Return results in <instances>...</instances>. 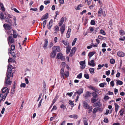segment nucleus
Masks as SVG:
<instances>
[{
	"instance_id": "nucleus-39",
	"label": "nucleus",
	"mask_w": 125,
	"mask_h": 125,
	"mask_svg": "<svg viewBox=\"0 0 125 125\" xmlns=\"http://www.w3.org/2000/svg\"><path fill=\"white\" fill-rule=\"evenodd\" d=\"M98 38L100 39L103 40H105L106 39V38L104 37L101 35H99L98 37Z\"/></svg>"
},
{
	"instance_id": "nucleus-4",
	"label": "nucleus",
	"mask_w": 125,
	"mask_h": 125,
	"mask_svg": "<svg viewBox=\"0 0 125 125\" xmlns=\"http://www.w3.org/2000/svg\"><path fill=\"white\" fill-rule=\"evenodd\" d=\"M91 95V93L89 91H87L85 94L83 95V96L84 98L87 99Z\"/></svg>"
},
{
	"instance_id": "nucleus-64",
	"label": "nucleus",
	"mask_w": 125,
	"mask_h": 125,
	"mask_svg": "<svg viewBox=\"0 0 125 125\" xmlns=\"http://www.w3.org/2000/svg\"><path fill=\"white\" fill-rule=\"evenodd\" d=\"M53 43L52 42H51L49 45L48 47L49 48H50L53 46Z\"/></svg>"
},
{
	"instance_id": "nucleus-47",
	"label": "nucleus",
	"mask_w": 125,
	"mask_h": 125,
	"mask_svg": "<svg viewBox=\"0 0 125 125\" xmlns=\"http://www.w3.org/2000/svg\"><path fill=\"white\" fill-rule=\"evenodd\" d=\"M15 83L14 82L13 84L12 88L11 90V91L12 92H14L15 91Z\"/></svg>"
},
{
	"instance_id": "nucleus-55",
	"label": "nucleus",
	"mask_w": 125,
	"mask_h": 125,
	"mask_svg": "<svg viewBox=\"0 0 125 125\" xmlns=\"http://www.w3.org/2000/svg\"><path fill=\"white\" fill-rule=\"evenodd\" d=\"M90 23L91 25H95V21L94 20L91 21Z\"/></svg>"
},
{
	"instance_id": "nucleus-41",
	"label": "nucleus",
	"mask_w": 125,
	"mask_h": 125,
	"mask_svg": "<svg viewBox=\"0 0 125 125\" xmlns=\"http://www.w3.org/2000/svg\"><path fill=\"white\" fill-rule=\"evenodd\" d=\"M6 31L7 32V33L8 34L11 35L12 34V32H13V30H9L8 31Z\"/></svg>"
},
{
	"instance_id": "nucleus-17",
	"label": "nucleus",
	"mask_w": 125,
	"mask_h": 125,
	"mask_svg": "<svg viewBox=\"0 0 125 125\" xmlns=\"http://www.w3.org/2000/svg\"><path fill=\"white\" fill-rule=\"evenodd\" d=\"M83 107L85 109H87L89 108L90 106L85 101H84L83 102Z\"/></svg>"
},
{
	"instance_id": "nucleus-11",
	"label": "nucleus",
	"mask_w": 125,
	"mask_h": 125,
	"mask_svg": "<svg viewBox=\"0 0 125 125\" xmlns=\"http://www.w3.org/2000/svg\"><path fill=\"white\" fill-rule=\"evenodd\" d=\"M88 64L91 66L94 67L95 66L96 64L94 62V60H91L90 62H88Z\"/></svg>"
},
{
	"instance_id": "nucleus-60",
	"label": "nucleus",
	"mask_w": 125,
	"mask_h": 125,
	"mask_svg": "<svg viewBox=\"0 0 125 125\" xmlns=\"http://www.w3.org/2000/svg\"><path fill=\"white\" fill-rule=\"evenodd\" d=\"M46 23V20L44 21L42 23L43 27L44 28L45 26Z\"/></svg>"
},
{
	"instance_id": "nucleus-8",
	"label": "nucleus",
	"mask_w": 125,
	"mask_h": 125,
	"mask_svg": "<svg viewBox=\"0 0 125 125\" xmlns=\"http://www.w3.org/2000/svg\"><path fill=\"white\" fill-rule=\"evenodd\" d=\"M117 54L118 56L120 57H124L125 55V53L121 51H118Z\"/></svg>"
},
{
	"instance_id": "nucleus-14",
	"label": "nucleus",
	"mask_w": 125,
	"mask_h": 125,
	"mask_svg": "<svg viewBox=\"0 0 125 125\" xmlns=\"http://www.w3.org/2000/svg\"><path fill=\"white\" fill-rule=\"evenodd\" d=\"M101 105V104L99 101H97L94 103L93 106L95 107L96 106L97 107H100Z\"/></svg>"
},
{
	"instance_id": "nucleus-56",
	"label": "nucleus",
	"mask_w": 125,
	"mask_h": 125,
	"mask_svg": "<svg viewBox=\"0 0 125 125\" xmlns=\"http://www.w3.org/2000/svg\"><path fill=\"white\" fill-rule=\"evenodd\" d=\"M76 40H77L76 38H75L74 39V40L72 43V46H73L74 45V44H75V43L76 42Z\"/></svg>"
},
{
	"instance_id": "nucleus-1",
	"label": "nucleus",
	"mask_w": 125,
	"mask_h": 125,
	"mask_svg": "<svg viewBox=\"0 0 125 125\" xmlns=\"http://www.w3.org/2000/svg\"><path fill=\"white\" fill-rule=\"evenodd\" d=\"M10 77H13V74L12 73V69L10 67H8L7 70V72L6 73V76L5 78V85H10L12 82L10 81Z\"/></svg>"
},
{
	"instance_id": "nucleus-5",
	"label": "nucleus",
	"mask_w": 125,
	"mask_h": 125,
	"mask_svg": "<svg viewBox=\"0 0 125 125\" xmlns=\"http://www.w3.org/2000/svg\"><path fill=\"white\" fill-rule=\"evenodd\" d=\"M76 49V48L75 47H73L72 49L69 54L70 56L72 57L74 54Z\"/></svg>"
},
{
	"instance_id": "nucleus-34",
	"label": "nucleus",
	"mask_w": 125,
	"mask_h": 125,
	"mask_svg": "<svg viewBox=\"0 0 125 125\" xmlns=\"http://www.w3.org/2000/svg\"><path fill=\"white\" fill-rule=\"evenodd\" d=\"M92 95L93 96V98H96L98 97V95L94 92L92 93Z\"/></svg>"
},
{
	"instance_id": "nucleus-49",
	"label": "nucleus",
	"mask_w": 125,
	"mask_h": 125,
	"mask_svg": "<svg viewBox=\"0 0 125 125\" xmlns=\"http://www.w3.org/2000/svg\"><path fill=\"white\" fill-rule=\"evenodd\" d=\"M97 101V100L95 98H92L91 99V102L92 103H95Z\"/></svg>"
},
{
	"instance_id": "nucleus-51",
	"label": "nucleus",
	"mask_w": 125,
	"mask_h": 125,
	"mask_svg": "<svg viewBox=\"0 0 125 125\" xmlns=\"http://www.w3.org/2000/svg\"><path fill=\"white\" fill-rule=\"evenodd\" d=\"M84 77L86 79H88L89 78V76L88 74H85L84 75Z\"/></svg>"
},
{
	"instance_id": "nucleus-36",
	"label": "nucleus",
	"mask_w": 125,
	"mask_h": 125,
	"mask_svg": "<svg viewBox=\"0 0 125 125\" xmlns=\"http://www.w3.org/2000/svg\"><path fill=\"white\" fill-rule=\"evenodd\" d=\"M54 29L56 32L58 31H59V27L57 26H56L54 27Z\"/></svg>"
},
{
	"instance_id": "nucleus-12",
	"label": "nucleus",
	"mask_w": 125,
	"mask_h": 125,
	"mask_svg": "<svg viewBox=\"0 0 125 125\" xmlns=\"http://www.w3.org/2000/svg\"><path fill=\"white\" fill-rule=\"evenodd\" d=\"M56 54V52L55 51L53 50L51 53L50 56L51 57L54 58Z\"/></svg>"
},
{
	"instance_id": "nucleus-2",
	"label": "nucleus",
	"mask_w": 125,
	"mask_h": 125,
	"mask_svg": "<svg viewBox=\"0 0 125 125\" xmlns=\"http://www.w3.org/2000/svg\"><path fill=\"white\" fill-rule=\"evenodd\" d=\"M8 44L10 45V44L13 43L14 41L12 37L10 36L8 38Z\"/></svg>"
},
{
	"instance_id": "nucleus-3",
	"label": "nucleus",
	"mask_w": 125,
	"mask_h": 125,
	"mask_svg": "<svg viewBox=\"0 0 125 125\" xmlns=\"http://www.w3.org/2000/svg\"><path fill=\"white\" fill-rule=\"evenodd\" d=\"M83 89L82 88H81L76 91L75 93V94H77L78 95H80L83 93Z\"/></svg>"
},
{
	"instance_id": "nucleus-30",
	"label": "nucleus",
	"mask_w": 125,
	"mask_h": 125,
	"mask_svg": "<svg viewBox=\"0 0 125 125\" xmlns=\"http://www.w3.org/2000/svg\"><path fill=\"white\" fill-rule=\"evenodd\" d=\"M87 119L86 118H83V122L84 125H88V123L87 122Z\"/></svg>"
},
{
	"instance_id": "nucleus-24",
	"label": "nucleus",
	"mask_w": 125,
	"mask_h": 125,
	"mask_svg": "<svg viewBox=\"0 0 125 125\" xmlns=\"http://www.w3.org/2000/svg\"><path fill=\"white\" fill-rule=\"evenodd\" d=\"M64 20V19L63 17H62L60 22L59 23V26H61L63 24Z\"/></svg>"
},
{
	"instance_id": "nucleus-61",
	"label": "nucleus",
	"mask_w": 125,
	"mask_h": 125,
	"mask_svg": "<svg viewBox=\"0 0 125 125\" xmlns=\"http://www.w3.org/2000/svg\"><path fill=\"white\" fill-rule=\"evenodd\" d=\"M82 73H80L77 76V77L79 79H80L82 77Z\"/></svg>"
},
{
	"instance_id": "nucleus-18",
	"label": "nucleus",
	"mask_w": 125,
	"mask_h": 125,
	"mask_svg": "<svg viewBox=\"0 0 125 125\" xmlns=\"http://www.w3.org/2000/svg\"><path fill=\"white\" fill-rule=\"evenodd\" d=\"M114 105L115 106V112L117 113L120 107V106L115 103H114Z\"/></svg>"
},
{
	"instance_id": "nucleus-25",
	"label": "nucleus",
	"mask_w": 125,
	"mask_h": 125,
	"mask_svg": "<svg viewBox=\"0 0 125 125\" xmlns=\"http://www.w3.org/2000/svg\"><path fill=\"white\" fill-rule=\"evenodd\" d=\"M5 17H4V14L2 12L0 13V18L1 20H4L5 18Z\"/></svg>"
},
{
	"instance_id": "nucleus-21",
	"label": "nucleus",
	"mask_w": 125,
	"mask_h": 125,
	"mask_svg": "<svg viewBox=\"0 0 125 125\" xmlns=\"http://www.w3.org/2000/svg\"><path fill=\"white\" fill-rule=\"evenodd\" d=\"M48 17V14L46 13L45 15H43L41 18L42 20H44L47 19Z\"/></svg>"
},
{
	"instance_id": "nucleus-44",
	"label": "nucleus",
	"mask_w": 125,
	"mask_h": 125,
	"mask_svg": "<svg viewBox=\"0 0 125 125\" xmlns=\"http://www.w3.org/2000/svg\"><path fill=\"white\" fill-rule=\"evenodd\" d=\"M64 74V76H65L66 77H67L69 76V73L68 71H65V72Z\"/></svg>"
},
{
	"instance_id": "nucleus-6",
	"label": "nucleus",
	"mask_w": 125,
	"mask_h": 125,
	"mask_svg": "<svg viewBox=\"0 0 125 125\" xmlns=\"http://www.w3.org/2000/svg\"><path fill=\"white\" fill-rule=\"evenodd\" d=\"M4 28L6 30H8V31L10 30L11 29V27L10 26L9 24H5L3 25Z\"/></svg>"
},
{
	"instance_id": "nucleus-27",
	"label": "nucleus",
	"mask_w": 125,
	"mask_h": 125,
	"mask_svg": "<svg viewBox=\"0 0 125 125\" xmlns=\"http://www.w3.org/2000/svg\"><path fill=\"white\" fill-rule=\"evenodd\" d=\"M123 84V82L122 81L119 80H116V84L117 85H121Z\"/></svg>"
},
{
	"instance_id": "nucleus-54",
	"label": "nucleus",
	"mask_w": 125,
	"mask_h": 125,
	"mask_svg": "<svg viewBox=\"0 0 125 125\" xmlns=\"http://www.w3.org/2000/svg\"><path fill=\"white\" fill-rule=\"evenodd\" d=\"M120 33L121 35L123 36L125 34L124 31L122 30H121L120 31Z\"/></svg>"
},
{
	"instance_id": "nucleus-45",
	"label": "nucleus",
	"mask_w": 125,
	"mask_h": 125,
	"mask_svg": "<svg viewBox=\"0 0 125 125\" xmlns=\"http://www.w3.org/2000/svg\"><path fill=\"white\" fill-rule=\"evenodd\" d=\"M69 103L71 105V107H73L74 106V104L73 102L71 100L69 101Z\"/></svg>"
},
{
	"instance_id": "nucleus-26",
	"label": "nucleus",
	"mask_w": 125,
	"mask_h": 125,
	"mask_svg": "<svg viewBox=\"0 0 125 125\" xmlns=\"http://www.w3.org/2000/svg\"><path fill=\"white\" fill-rule=\"evenodd\" d=\"M89 70L90 73L91 74H93L94 73V68H90L89 69Z\"/></svg>"
},
{
	"instance_id": "nucleus-15",
	"label": "nucleus",
	"mask_w": 125,
	"mask_h": 125,
	"mask_svg": "<svg viewBox=\"0 0 125 125\" xmlns=\"http://www.w3.org/2000/svg\"><path fill=\"white\" fill-rule=\"evenodd\" d=\"M45 42L44 43V45L43 47L45 50L47 48L48 45V40L47 39H46L44 40Z\"/></svg>"
},
{
	"instance_id": "nucleus-40",
	"label": "nucleus",
	"mask_w": 125,
	"mask_h": 125,
	"mask_svg": "<svg viewBox=\"0 0 125 125\" xmlns=\"http://www.w3.org/2000/svg\"><path fill=\"white\" fill-rule=\"evenodd\" d=\"M3 96H2L1 97H2V101H3L6 98V96H7L8 94H7V93H5L3 95L2 94Z\"/></svg>"
},
{
	"instance_id": "nucleus-20",
	"label": "nucleus",
	"mask_w": 125,
	"mask_h": 125,
	"mask_svg": "<svg viewBox=\"0 0 125 125\" xmlns=\"http://www.w3.org/2000/svg\"><path fill=\"white\" fill-rule=\"evenodd\" d=\"M15 61L14 60V59L12 58H9L8 60V62L9 63V66H8V67H10L11 68H11H12V66L11 65H10V62H14V61Z\"/></svg>"
},
{
	"instance_id": "nucleus-23",
	"label": "nucleus",
	"mask_w": 125,
	"mask_h": 125,
	"mask_svg": "<svg viewBox=\"0 0 125 125\" xmlns=\"http://www.w3.org/2000/svg\"><path fill=\"white\" fill-rule=\"evenodd\" d=\"M62 42L65 46H69V44L67 41H65L64 40H62Z\"/></svg>"
},
{
	"instance_id": "nucleus-57",
	"label": "nucleus",
	"mask_w": 125,
	"mask_h": 125,
	"mask_svg": "<svg viewBox=\"0 0 125 125\" xmlns=\"http://www.w3.org/2000/svg\"><path fill=\"white\" fill-rule=\"evenodd\" d=\"M89 31L91 32H93L94 30V28L92 27H90L89 28Z\"/></svg>"
},
{
	"instance_id": "nucleus-52",
	"label": "nucleus",
	"mask_w": 125,
	"mask_h": 125,
	"mask_svg": "<svg viewBox=\"0 0 125 125\" xmlns=\"http://www.w3.org/2000/svg\"><path fill=\"white\" fill-rule=\"evenodd\" d=\"M15 48V45L13 44H12L11 45V51H13L14 50Z\"/></svg>"
},
{
	"instance_id": "nucleus-7",
	"label": "nucleus",
	"mask_w": 125,
	"mask_h": 125,
	"mask_svg": "<svg viewBox=\"0 0 125 125\" xmlns=\"http://www.w3.org/2000/svg\"><path fill=\"white\" fill-rule=\"evenodd\" d=\"M85 61H81L80 64L81 66V68L82 69H84L85 67Z\"/></svg>"
},
{
	"instance_id": "nucleus-38",
	"label": "nucleus",
	"mask_w": 125,
	"mask_h": 125,
	"mask_svg": "<svg viewBox=\"0 0 125 125\" xmlns=\"http://www.w3.org/2000/svg\"><path fill=\"white\" fill-rule=\"evenodd\" d=\"M58 98V96L57 95H56L55 98L52 101V104H54Z\"/></svg>"
},
{
	"instance_id": "nucleus-59",
	"label": "nucleus",
	"mask_w": 125,
	"mask_h": 125,
	"mask_svg": "<svg viewBox=\"0 0 125 125\" xmlns=\"http://www.w3.org/2000/svg\"><path fill=\"white\" fill-rule=\"evenodd\" d=\"M56 115H55L51 117L50 119V120L51 121H52L54 119H55L56 118Z\"/></svg>"
},
{
	"instance_id": "nucleus-16",
	"label": "nucleus",
	"mask_w": 125,
	"mask_h": 125,
	"mask_svg": "<svg viewBox=\"0 0 125 125\" xmlns=\"http://www.w3.org/2000/svg\"><path fill=\"white\" fill-rule=\"evenodd\" d=\"M52 49L56 52H59L60 51V47L59 46H54L52 47Z\"/></svg>"
},
{
	"instance_id": "nucleus-53",
	"label": "nucleus",
	"mask_w": 125,
	"mask_h": 125,
	"mask_svg": "<svg viewBox=\"0 0 125 125\" xmlns=\"http://www.w3.org/2000/svg\"><path fill=\"white\" fill-rule=\"evenodd\" d=\"M26 84L24 83H21L20 85V87L21 88H25L26 87Z\"/></svg>"
},
{
	"instance_id": "nucleus-50",
	"label": "nucleus",
	"mask_w": 125,
	"mask_h": 125,
	"mask_svg": "<svg viewBox=\"0 0 125 125\" xmlns=\"http://www.w3.org/2000/svg\"><path fill=\"white\" fill-rule=\"evenodd\" d=\"M98 109L97 108H94L93 110V113L94 114L98 110Z\"/></svg>"
},
{
	"instance_id": "nucleus-48",
	"label": "nucleus",
	"mask_w": 125,
	"mask_h": 125,
	"mask_svg": "<svg viewBox=\"0 0 125 125\" xmlns=\"http://www.w3.org/2000/svg\"><path fill=\"white\" fill-rule=\"evenodd\" d=\"M87 109L88 110V113H90L92 111L93 109L92 107V106H90L89 107V108Z\"/></svg>"
},
{
	"instance_id": "nucleus-37",
	"label": "nucleus",
	"mask_w": 125,
	"mask_h": 125,
	"mask_svg": "<svg viewBox=\"0 0 125 125\" xmlns=\"http://www.w3.org/2000/svg\"><path fill=\"white\" fill-rule=\"evenodd\" d=\"M71 49V47L69 46H67L66 47V53L68 54L69 53Z\"/></svg>"
},
{
	"instance_id": "nucleus-28",
	"label": "nucleus",
	"mask_w": 125,
	"mask_h": 125,
	"mask_svg": "<svg viewBox=\"0 0 125 125\" xmlns=\"http://www.w3.org/2000/svg\"><path fill=\"white\" fill-rule=\"evenodd\" d=\"M69 117L73 119H77L78 118L77 116L75 115H70L69 116Z\"/></svg>"
},
{
	"instance_id": "nucleus-46",
	"label": "nucleus",
	"mask_w": 125,
	"mask_h": 125,
	"mask_svg": "<svg viewBox=\"0 0 125 125\" xmlns=\"http://www.w3.org/2000/svg\"><path fill=\"white\" fill-rule=\"evenodd\" d=\"M100 33L102 35H105L106 34V33L104 31L101 29L100 31Z\"/></svg>"
},
{
	"instance_id": "nucleus-42",
	"label": "nucleus",
	"mask_w": 125,
	"mask_h": 125,
	"mask_svg": "<svg viewBox=\"0 0 125 125\" xmlns=\"http://www.w3.org/2000/svg\"><path fill=\"white\" fill-rule=\"evenodd\" d=\"M106 84V83H100L99 84V86L100 87H104V85Z\"/></svg>"
},
{
	"instance_id": "nucleus-31",
	"label": "nucleus",
	"mask_w": 125,
	"mask_h": 125,
	"mask_svg": "<svg viewBox=\"0 0 125 125\" xmlns=\"http://www.w3.org/2000/svg\"><path fill=\"white\" fill-rule=\"evenodd\" d=\"M95 54V52H90L89 53L88 55L89 58L90 59L92 56Z\"/></svg>"
},
{
	"instance_id": "nucleus-29",
	"label": "nucleus",
	"mask_w": 125,
	"mask_h": 125,
	"mask_svg": "<svg viewBox=\"0 0 125 125\" xmlns=\"http://www.w3.org/2000/svg\"><path fill=\"white\" fill-rule=\"evenodd\" d=\"M5 19L6 22H7L9 23H11V20L8 17L6 18L5 17Z\"/></svg>"
},
{
	"instance_id": "nucleus-63",
	"label": "nucleus",
	"mask_w": 125,
	"mask_h": 125,
	"mask_svg": "<svg viewBox=\"0 0 125 125\" xmlns=\"http://www.w3.org/2000/svg\"><path fill=\"white\" fill-rule=\"evenodd\" d=\"M60 107L61 108L63 109H64L66 108V106H64L63 104H62L60 106Z\"/></svg>"
},
{
	"instance_id": "nucleus-35",
	"label": "nucleus",
	"mask_w": 125,
	"mask_h": 125,
	"mask_svg": "<svg viewBox=\"0 0 125 125\" xmlns=\"http://www.w3.org/2000/svg\"><path fill=\"white\" fill-rule=\"evenodd\" d=\"M9 52L10 53L11 55L13 57H15L16 56H15V53L13 52H12V51H11V50H9Z\"/></svg>"
},
{
	"instance_id": "nucleus-43",
	"label": "nucleus",
	"mask_w": 125,
	"mask_h": 125,
	"mask_svg": "<svg viewBox=\"0 0 125 125\" xmlns=\"http://www.w3.org/2000/svg\"><path fill=\"white\" fill-rule=\"evenodd\" d=\"M110 62L111 64H114L115 62V60L114 59H111L110 60Z\"/></svg>"
},
{
	"instance_id": "nucleus-62",
	"label": "nucleus",
	"mask_w": 125,
	"mask_h": 125,
	"mask_svg": "<svg viewBox=\"0 0 125 125\" xmlns=\"http://www.w3.org/2000/svg\"><path fill=\"white\" fill-rule=\"evenodd\" d=\"M104 121L105 123H108V118H104Z\"/></svg>"
},
{
	"instance_id": "nucleus-58",
	"label": "nucleus",
	"mask_w": 125,
	"mask_h": 125,
	"mask_svg": "<svg viewBox=\"0 0 125 125\" xmlns=\"http://www.w3.org/2000/svg\"><path fill=\"white\" fill-rule=\"evenodd\" d=\"M50 2V1L49 0H45L44 1V3L45 5H47V4L49 3Z\"/></svg>"
},
{
	"instance_id": "nucleus-32",
	"label": "nucleus",
	"mask_w": 125,
	"mask_h": 125,
	"mask_svg": "<svg viewBox=\"0 0 125 125\" xmlns=\"http://www.w3.org/2000/svg\"><path fill=\"white\" fill-rule=\"evenodd\" d=\"M89 88L90 89H92L95 92H97V90L95 87H94L91 86H90L89 87Z\"/></svg>"
},
{
	"instance_id": "nucleus-22",
	"label": "nucleus",
	"mask_w": 125,
	"mask_h": 125,
	"mask_svg": "<svg viewBox=\"0 0 125 125\" xmlns=\"http://www.w3.org/2000/svg\"><path fill=\"white\" fill-rule=\"evenodd\" d=\"M71 31V29L70 28H69L68 29V31L67 33V38H69L70 37V32Z\"/></svg>"
},
{
	"instance_id": "nucleus-9",
	"label": "nucleus",
	"mask_w": 125,
	"mask_h": 125,
	"mask_svg": "<svg viewBox=\"0 0 125 125\" xmlns=\"http://www.w3.org/2000/svg\"><path fill=\"white\" fill-rule=\"evenodd\" d=\"M2 93H5L8 94L9 93L8 88L7 87H5L2 88L1 90Z\"/></svg>"
},
{
	"instance_id": "nucleus-33",
	"label": "nucleus",
	"mask_w": 125,
	"mask_h": 125,
	"mask_svg": "<svg viewBox=\"0 0 125 125\" xmlns=\"http://www.w3.org/2000/svg\"><path fill=\"white\" fill-rule=\"evenodd\" d=\"M124 112V109L122 108L119 111V113H120L119 114L120 115L122 116L123 115Z\"/></svg>"
},
{
	"instance_id": "nucleus-19",
	"label": "nucleus",
	"mask_w": 125,
	"mask_h": 125,
	"mask_svg": "<svg viewBox=\"0 0 125 125\" xmlns=\"http://www.w3.org/2000/svg\"><path fill=\"white\" fill-rule=\"evenodd\" d=\"M64 70L63 68H62L60 70V76L61 78H63V79H65L64 77Z\"/></svg>"
},
{
	"instance_id": "nucleus-13",
	"label": "nucleus",
	"mask_w": 125,
	"mask_h": 125,
	"mask_svg": "<svg viewBox=\"0 0 125 125\" xmlns=\"http://www.w3.org/2000/svg\"><path fill=\"white\" fill-rule=\"evenodd\" d=\"M65 25L63 24L60 28V30L62 34H63V33L65 30Z\"/></svg>"
},
{
	"instance_id": "nucleus-10",
	"label": "nucleus",
	"mask_w": 125,
	"mask_h": 125,
	"mask_svg": "<svg viewBox=\"0 0 125 125\" xmlns=\"http://www.w3.org/2000/svg\"><path fill=\"white\" fill-rule=\"evenodd\" d=\"M56 58L58 59H60L62 60H64V58L63 57L62 54L61 53L57 54Z\"/></svg>"
}]
</instances>
